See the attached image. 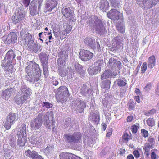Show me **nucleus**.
Instances as JSON below:
<instances>
[{
  "label": "nucleus",
  "mask_w": 159,
  "mask_h": 159,
  "mask_svg": "<svg viewBox=\"0 0 159 159\" xmlns=\"http://www.w3.org/2000/svg\"><path fill=\"white\" fill-rule=\"evenodd\" d=\"M64 139L65 141L70 143H77L82 138L81 134L79 132H75L73 134L68 133L65 134Z\"/></svg>",
  "instance_id": "obj_1"
},
{
  "label": "nucleus",
  "mask_w": 159,
  "mask_h": 159,
  "mask_svg": "<svg viewBox=\"0 0 159 159\" xmlns=\"http://www.w3.org/2000/svg\"><path fill=\"white\" fill-rule=\"evenodd\" d=\"M27 66L25 69V71L28 77L32 76L34 75V71L36 72L40 69L39 66L35 62L30 61L27 63Z\"/></svg>",
  "instance_id": "obj_2"
},
{
  "label": "nucleus",
  "mask_w": 159,
  "mask_h": 159,
  "mask_svg": "<svg viewBox=\"0 0 159 159\" xmlns=\"http://www.w3.org/2000/svg\"><path fill=\"white\" fill-rule=\"evenodd\" d=\"M43 122L42 114H39L30 123L31 127L35 130L39 129L42 126Z\"/></svg>",
  "instance_id": "obj_3"
},
{
  "label": "nucleus",
  "mask_w": 159,
  "mask_h": 159,
  "mask_svg": "<svg viewBox=\"0 0 159 159\" xmlns=\"http://www.w3.org/2000/svg\"><path fill=\"white\" fill-rule=\"evenodd\" d=\"M12 61H10L5 58L2 61L1 66L4 68L5 71L12 73L13 70L14 66L12 64Z\"/></svg>",
  "instance_id": "obj_4"
},
{
  "label": "nucleus",
  "mask_w": 159,
  "mask_h": 159,
  "mask_svg": "<svg viewBox=\"0 0 159 159\" xmlns=\"http://www.w3.org/2000/svg\"><path fill=\"white\" fill-rule=\"evenodd\" d=\"M26 127H22L20 129V133L18 134V139L17 141V144L19 146H24L25 144L26 143L27 139L24 136L23 133H25Z\"/></svg>",
  "instance_id": "obj_5"
},
{
  "label": "nucleus",
  "mask_w": 159,
  "mask_h": 159,
  "mask_svg": "<svg viewBox=\"0 0 159 159\" xmlns=\"http://www.w3.org/2000/svg\"><path fill=\"white\" fill-rule=\"evenodd\" d=\"M20 34L22 40L26 44L28 45V43H30V41H33L31 39L32 38V35L28 33H26V29H23L20 32Z\"/></svg>",
  "instance_id": "obj_6"
},
{
  "label": "nucleus",
  "mask_w": 159,
  "mask_h": 159,
  "mask_svg": "<svg viewBox=\"0 0 159 159\" xmlns=\"http://www.w3.org/2000/svg\"><path fill=\"white\" fill-rule=\"evenodd\" d=\"M80 58L83 61H86L91 58L93 57V54L87 50H83L80 53Z\"/></svg>",
  "instance_id": "obj_7"
},
{
  "label": "nucleus",
  "mask_w": 159,
  "mask_h": 159,
  "mask_svg": "<svg viewBox=\"0 0 159 159\" xmlns=\"http://www.w3.org/2000/svg\"><path fill=\"white\" fill-rule=\"evenodd\" d=\"M94 25L93 26L96 29V30L99 33H101L104 29V26L102 21L99 19L97 16H95L94 17Z\"/></svg>",
  "instance_id": "obj_8"
},
{
  "label": "nucleus",
  "mask_w": 159,
  "mask_h": 159,
  "mask_svg": "<svg viewBox=\"0 0 159 159\" xmlns=\"http://www.w3.org/2000/svg\"><path fill=\"white\" fill-rule=\"evenodd\" d=\"M120 13L115 9H112L107 13L108 18L113 20H118L120 19Z\"/></svg>",
  "instance_id": "obj_9"
},
{
  "label": "nucleus",
  "mask_w": 159,
  "mask_h": 159,
  "mask_svg": "<svg viewBox=\"0 0 159 159\" xmlns=\"http://www.w3.org/2000/svg\"><path fill=\"white\" fill-rule=\"evenodd\" d=\"M17 38V34L14 32H11L7 37L5 43L7 44L14 43L16 41Z\"/></svg>",
  "instance_id": "obj_10"
},
{
  "label": "nucleus",
  "mask_w": 159,
  "mask_h": 159,
  "mask_svg": "<svg viewBox=\"0 0 159 159\" xmlns=\"http://www.w3.org/2000/svg\"><path fill=\"white\" fill-rule=\"evenodd\" d=\"M25 154L27 157H28L32 159H43L42 156L38 154L37 152L34 151H31L28 149L25 152Z\"/></svg>",
  "instance_id": "obj_11"
},
{
  "label": "nucleus",
  "mask_w": 159,
  "mask_h": 159,
  "mask_svg": "<svg viewBox=\"0 0 159 159\" xmlns=\"http://www.w3.org/2000/svg\"><path fill=\"white\" fill-rule=\"evenodd\" d=\"M41 70L40 69L36 72H35V74L33 75L32 76L28 77L27 80L30 82L34 83L39 81L41 75Z\"/></svg>",
  "instance_id": "obj_12"
},
{
  "label": "nucleus",
  "mask_w": 159,
  "mask_h": 159,
  "mask_svg": "<svg viewBox=\"0 0 159 159\" xmlns=\"http://www.w3.org/2000/svg\"><path fill=\"white\" fill-rule=\"evenodd\" d=\"M60 159H82L71 153L63 152L60 155Z\"/></svg>",
  "instance_id": "obj_13"
},
{
  "label": "nucleus",
  "mask_w": 159,
  "mask_h": 159,
  "mask_svg": "<svg viewBox=\"0 0 159 159\" xmlns=\"http://www.w3.org/2000/svg\"><path fill=\"white\" fill-rule=\"evenodd\" d=\"M66 52L65 51H61L58 53V56L60 57L57 60V63L58 66H66L65 65V62L62 59V58H66L68 56V53L66 55H65L66 54Z\"/></svg>",
  "instance_id": "obj_14"
},
{
  "label": "nucleus",
  "mask_w": 159,
  "mask_h": 159,
  "mask_svg": "<svg viewBox=\"0 0 159 159\" xmlns=\"http://www.w3.org/2000/svg\"><path fill=\"white\" fill-rule=\"evenodd\" d=\"M117 75L116 73H114L109 70H105L101 76V79L103 80L106 79L111 78L115 77Z\"/></svg>",
  "instance_id": "obj_15"
},
{
  "label": "nucleus",
  "mask_w": 159,
  "mask_h": 159,
  "mask_svg": "<svg viewBox=\"0 0 159 159\" xmlns=\"http://www.w3.org/2000/svg\"><path fill=\"white\" fill-rule=\"evenodd\" d=\"M62 15L67 18H71L73 17L72 10L69 7H63L61 10Z\"/></svg>",
  "instance_id": "obj_16"
},
{
  "label": "nucleus",
  "mask_w": 159,
  "mask_h": 159,
  "mask_svg": "<svg viewBox=\"0 0 159 159\" xmlns=\"http://www.w3.org/2000/svg\"><path fill=\"white\" fill-rule=\"evenodd\" d=\"M57 90L58 92H61L62 93L63 99L64 98L65 99L67 98V97L69 96L70 94L68 88L65 86H60L57 89Z\"/></svg>",
  "instance_id": "obj_17"
},
{
  "label": "nucleus",
  "mask_w": 159,
  "mask_h": 159,
  "mask_svg": "<svg viewBox=\"0 0 159 159\" xmlns=\"http://www.w3.org/2000/svg\"><path fill=\"white\" fill-rule=\"evenodd\" d=\"M57 2L55 0H47L46 2L45 7L46 9L49 8L48 11H51L57 5Z\"/></svg>",
  "instance_id": "obj_18"
},
{
  "label": "nucleus",
  "mask_w": 159,
  "mask_h": 159,
  "mask_svg": "<svg viewBox=\"0 0 159 159\" xmlns=\"http://www.w3.org/2000/svg\"><path fill=\"white\" fill-rule=\"evenodd\" d=\"M101 68L96 66L94 64L92 65L88 69V73L90 75H94L99 72Z\"/></svg>",
  "instance_id": "obj_19"
},
{
  "label": "nucleus",
  "mask_w": 159,
  "mask_h": 159,
  "mask_svg": "<svg viewBox=\"0 0 159 159\" xmlns=\"http://www.w3.org/2000/svg\"><path fill=\"white\" fill-rule=\"evenodd\" d=\"M110 7L108 2L107 0H101L100 2L99 8L102 11H106Z\"/></svg>",
  "instance_id": "obj_20"
},
{
  "label": "nucleus",
  "mask_w": 159,
  "mask_h": 159,
  "mask_svg": "<svg viewBox=\"0 0 159 159\" xmlns=\"http://www.w3.org/2000/svg\"><path fill=\"white\" fill-rule=\"evenodd\" d=\"M21 93V99H26L30 98L29 90L26 88L22 89L20 91V93Z\"/></svg>",
  "instance_id": "obj_21"
},
{
  "label": "nucleus",
  "mask_w": 159,
  "mask_h": 159,
  "mask_svg": "<svg viewBox=\"0 0 159 159\" xmlns=\"http://www.w3.org/2000/svg\"><path fill=\"white\" fill-rule=\"evenodd\" d=\"M12 88L6 89L2 93L1 96L3 99H9L12 93Z\"/></svg>",
  "instance_id": "obj_22"
},
{
  "label": "nucleus",
  "mask_w": 159,
  "mask_h": 159,
  "mask_svg": "<svg viewBox=\"0 0 159 159\" xmlns=\"http://www.w3.org/2000/svg\"><path fill=\"white\" fill-rule=\"evenodd\" d=\"M54 35L57 39H60L62 40L65 38L67 36V34L65 31L63 30L61 31L55 32H54Z\"/></svg>",
  "instance_id": "obj_23"
},
{
  "label": "nucleus",
  "mask_w": 159,
  "mask_h": 159,
  "mask_svg": "<svg viewBox=\"0 0 159 159\" xmlns=\"http://www.w3.org/2000/svg\"><path fill=\"white\" fill-rule=\"evenodd\" d=\"M27 47L28 50L32 52L36 53L38 51L37 45L34 43V41H31L30 43H28Z\"/></svg>",
  "instance_id": "obj_24"
},
{
  "label": "nucleus",
  "mask_w": 159,
  "mask_h": 159,
  "mask_svg": "<svg viewBox=\"0 0 159 159\" xmlns=\"http://www.w3.org/2000/svg\"><path fill=\"white\" fill-rule=\"evenodd\" d=\"M149 68H152L155 65L156 59L155 56L152 55L150 56L148 60Z\"/></svg>",
  "instance_id": "obj_25"
},
{
  "label": "nucleus",
  "mask_w": 159,
  "mask_h": 159,
  "mask_svg": "<svg viewBox=\"0 0 159 159\" xmlns=\"http://www.w3.org/2000/svg\"><path fill=\"white\" fill-rule=\"evenodd\" d=\"M12 124H14L17 120L16 115L15 113L10 112L7 118Z\"/></svg>",
  "instance_id": "obj_26"
},
{
  "label": "nucleus",
  "mask_w": 159,
  "mask_h": 159,
  "mask_svg": "<svg viewBox=\"0 0 159 159\" xmlns=\"http://www.w3.org/2000/svg\"><path fill=\"white\" fill-rule=\"evenodd\" d=\"M84 42L86 44L88 45L92 48H95V40H93L91 38H85Z\"/></svg>",
  "instance_id": "obj_27"
},
{
  "label": "nucleus",
  "mask_w": 159,
  "mask_h": 159,
  "mask_svg": "<svg viewBox=\"0 0 159 159\" xmlns=\"http://www.w3.org/2000/svg\"><path fill=\"white\" fill-rule=\"evenodd\" d=\"M15 57V55L14 52L12 50H9L7 53L6 56L5 58H6L7 59L10 61H12V60Z\"/></svg>",
  "instance_id": "obj_28"
},
{
  "label": "nucleus",
  "mask_w": 159,
  "mask_h": 159,
  "mask_svg": "<svg viewBox=\"0 0 159 159\" xmlns=\"http://www.w3.org/2000/svg\"><path fill=\"white\" fill-rule=\"evenodd\" d=\"M66 66H58V73L61 77H64L66 75Z\"/></svg>",
  "instance_id": "obj_29"
},
{
  "label": "nucleus",
  "mask_w": 159,
  "mask_h": 159,
  "mask_svg": "<svg viewBox=\"0 0 159 159\" xmlns=\"http://www.w3.org/2000/svg\"><path fill=\"white\" fill-rule=\"evenodd\" d=\"M130 136L127 133H124L121 138L120 139L119 142L120 143H127L130 139Z\"/></svg>",
  "instance_id": "obj_30"
},
{
  "label": "nucleus",
  "mask_w": 159,
  "mask_h": 159,
  "mask_svg": "<svg viewBox=\"0 0 159 159\" xmlns=\"http://www.w3.org/2000/svg\"><path fill=\"white\" fill-rule=\"evenodd\" d=\"M153 147L150 146L148 144L145 143L144 144L143 149L144 150V153L147 156H149L150 154L151 149H152Z\"/></svg>",
  "instance_id": "obj_31"
},
{
  "label": "nucleus",
  "mask_w": 159,
  "mask_h": 159,
  "mask_svg": "<svg viewBox=\"0 0 159 159\" xmlns=\"http://www.w3.org/2000/svg\"><path fill=\"white\" fill-rule=\"evenodd\" d=\"M39 57L41 61V62L43 65L47 62L48 60V58L47 54L45 53H42L39 54Z\"/></svg>",
  "instance_id": "obj_32"
},
{
  "label": "nucleus",
  "mask_w": 159,
  "mask_h": 159,
  "mask_svg": "<svg viewBox=\"0 0 159 159\" xmlns=\"http://www.w3.org/2000/svg\"><path fill=\"white\" fill-rule=\"evenodd\" d=\"M51 117H53V113L52 111H48L46 112V114L44 115V120H45L46 124L47 125L50 123V119L49 118V116Z\"/></svg>",
  "instance_id": "obj_33"
},
{
  "label": "nucleus",
  "mask_w": 159,
  "mask_h": 159,
  "mask_svg": "<svg viewBox=\"0 0 159 159\" xmlns=\"http://www.w3.org/2000/svg\"><path fill=\"white\" fill-rule=\"evenodd\" d=\"M116 59L113 58H110L109 60L108 66L111 68L115 67L116 66Z\"/></svg>",
  "instance_id": "obj_34"
},
{
  "label": "nucleus",
  "mask_w": 159,
  "mask_h": 159,
  "mask_svg": "<svg viewBox=\"0 0 159 159\" xmlns=\"http://www.w3.org/2000/svg\"><path fill=\"white\" fill-rule=\"evenodd\" d=\"M63 28L64 30H63L66 32V34H69L71 31V25H69L67 23H65L63 24Z\"/></svg>",
  "instance_id": "obj_35"
},
{
  "label": "nucleus",
  "mask_w": 159,
  "mask_h": 159,
  "mask_svg": "<svg viewBox=\"0 0 159 159\" xmlns=\"http://www.w3.org/2000/svg\"><path fill=\"white\" fill-rule=\"evenodd\" d=\"M80 104L78 105V108H79V111L81 113L83 111V110L86 107V105L82 100H80Z\"/></svg>",
  "instance_id": "obj_36"
},
{
  "label": "nucleus",
  "mask_w": 159,
  "mask_h": 159,
  "mask_svg": "<svg viewBox=\"0 0 159 159\" xmlns=\"http://www.w3.org/2000/svg\"><path fill=\"white\" fill-rule=\"evenodd\" d=\"M146 143H147L150 145V146L154 147L155 144V140L154 138L151 136L149 137L148 139L147 142Z\"/></svg>",
  "instance_id": "obj_37"
},
{
  "label": "nucleus",
  "mask_w": 159,
  "mask_h": 159,
  "mask_svg": "<svg viewBox=\"0 0 159 159\" xmlns=\"http://www.w3.org/2000/svg\"><path fill=\"white\" fill-rule=\"evenodd\" d=\"M116 81L119 86H125L127 84L126 80L124 81L121 79H118Z\"/></svg>",
  "instance_id": "obj_38"
},
{
  "label": "nucleus",
  "mask_w": 159,
  "mask_h": 159,
  "mask_svg": "<svg viewBox=\"0 0 159 159\" xmlns=\"http://www.w3.org/2000/svg\"><path fill=\"white\" fill-rule=\"evenodd\" d=\"M147 124L149 126L152 127L155 125V121L152 118H148L147 121Z\"/></svg>",
  "instance_id": "obj_39"
},
{
  "label": "nucleus",
  "mask_w": 159,
  "mask_h": 159,
  "mask_svg": "<svg viewBox=\"0 0 159 159\" xmlns=\"http://www.w3.org/2000/svg\"><path fill=\"white\" fill-rule=\"evenodd\" d=\"M13 124L12 123L11 121L7 118L4 126L6 129L8 130L10 129L11 125Z\"/></svg>",
  "instance_id": "obj_40"
},
{
  "label": "nucleus",
  "mask_w": 159,
  "mask_h": 159,
  "mask_svg": "<svg viewBox=\"0 0 159 159\" xmlns=\"http://www.w3.org/2000/svg\"><path fill=\"white\" fill-rule=\"evenodd\" d=\"M156 111L154 109H152L150 110L144 112V115L146 116H149L154 115Z\"/></svg>",
  "instance_id": "obj_41"
},
{
  "label": "nucleus",
  "mask_w": 159,
  "mask_h": 159,
  "mask_svg": "<svg viewBox=\"0 0 159 159\" xmlns=\"http://www.w3.org/2000/svg\"><path fill=\"white\" fill-rule=\"evenodd\" d=\"M158 2V0H157V1L156 0H150L149 2V4H148L149 6H148V8H152L154 6L156 5Z\"/></svg>",
  "instance_id": "obj_42"
},
{
  "label": "nucleus",
  "mask_w": 159,
  "mask_h": 159,
  "mask_svg": "<svg viewBox=\"0 0 159 159\" xmlns=\"http://www.w3.org/2000/svg\"><path fill=\"white\" fill-rule=\"evenodd\" d=\"M147 67V63L145 62H143L141 67V73L142 74H144L146 71Z\"/></svg>",
  "instance_id": "obj_43"
},
{
  "label": "nucleus",
  "mask_w": 159,
  "mask_h": 159,
  "mask_svg": "<svg viewBox=\"0 0 159 159\" xmlns=\"http://www.w3.org/2000/svg\"><path fill=\"white\" fill-rule=\"evenodd\" d=\"M117 29L120 33H123L125 32V29L120 24H117L116 26Z\"/></svg>",
  "instance_id": "obj_44"
},
{
  "label": "nucleus",
  "mask_w": 159,
  "mask_h": 159,
  "mask_svg": "<svg viewBox=\"0 0 159 159\" xmlns=\"http://www.w3.org/2000/svg\"><path fill=\"white\" fill-rule=\"evenodd\" d=\"M128 105L129 107V111L132 110H134L136 103L133 102V101L129 102L128 103Z\"/></svg>",
  "instance_id": "obj_45"
},
{
  "label": "nucleus",
  "mask_w": 159,
  "mask_h": 159,
  "mask_svg": "<svg viewBox=\"0 0 159 159\" xmlns=\"http://www.w3.org/2000/svg\"><path fill=\"white\" fill-rule=\"evenodd\" d=\"M43 74L45 77H47L48 75V67L46 66H43Z\"/></svg>",
  "instance_id": "obj_46"
},
{
  "label": "nucleus",
  "mask_w": 159,
  "mask_h": 159,
  "mask_svg": "<svg viewBox=\"0 0 159 159\" xmlns=\"http://www.w3.org/2000/svg\"><path fill=\"white\" fill-rule=\"evenodd\" d=\"M12 19L13 22L15 24L21 21L19 19V18L17 16H12Z\"/></svg>",
  "instance_id": "obj_47"
},
{
  "label": "nucleus",
  "mask_w": 159,
  "mask_h": 159,
  "mask_svg": "<svg viewBox=\"0 0 159 159\" xmlns=\"http://www.w3.org/2000/svg\"><path fill=\"white\" fill-rule=\"evenodd\" d=\"M103 63V61L102 59H100L99 60H98V61L95 63L94 64L96 66L98 67L101 68V66H102V64Z\"/></svg>",
  "instance_id": "obj_48"
},
{
  "label": "nucleus",
  "mask_w": 159,
  "mask_h": 159,
  "mask_svg": "<svg viewBox=\"0 0 159 159\" xmlns=\"http://www.w3.org/2000/svg\"><path fill=\"white\" fill-rule=\"evenodd\" d=\"M30 141L32 144H34L37 143L38 140L36 137L33 136H32L30 139Z\"/></svg>",
  "instance_id": "obj_49"
},
{
  "label": "nucleus",
  "mask_w": 159,
  "mask_h": 159,
  "mask_svg": "<svg viewBox=\"0 0 159 159\" xmlns=\"http://www.w3.org/2000/svg\"><path fill=\"white\" fill-rule=\"evenodd\" d=\"M121 47V44L118 43L112 47V48L113 49V50H119Z\"/></svg>",
  "instance_id": "obj_50"
},
{
  "label": "nucleus",
  "mask_w": 159,
  "mask_h": 159,
  "mask_svg": "<svg viewBox=\"0 0 159 159\" xmlns=\"http://www.w3.org/2000/svg\"><path fill=\"white\" fill-rule=\"evenodd\" d=\"M31 0H22V2L24 6L26 7H27L29 5Z\"/></svg>",
  "instance_id": "obj_51"
},
{
  "label": "nucleus",
  "mask_w": 159,
  "mask_h": 159,
  "mask_svg": "<svg viewBox=\"0 0 159 159\" xmlns=\"http://www.w3.org/2000/svg\"><path fill=\"white\" fill-rule=\"evenodd\" d=\"M141 132L142 134V136L144 138H146L148 137V132L146 130L142 129L141 130Z\"/></svg>",
  "instance_id": "obj_52"
},
{
  "label": "nucleus",
  "mask_w": 159,
  "mask_h": 159,
  "mask_svg": "<svg viewBox=\"0 0 159 159\" xmlns=\"http://www.w3.org/2000/svg\"><path fill=\"white\" fill-rule=\"evenodd\" d=\"M138 126L136 125H132L131 127V131L133 133H136L138 130Z\"/></svg>",
  "instance_id": "obj_53"
},
{
  "label": "nucleus",
  "mask_w": 159,
  "mask_h": 159,
  "mask_svg": "<svg viewBox=\"0 0 159 159\" xmlns=\"http://www.w3.org/2000/svg\"><path fill=\"white\" fill-rule=\"evenodd\" d=\"M133 154L136 158H139L140 156L139 152L138 150H135L133 151Z\"/></svg>",
  "instance_id": "obj_54"
},
{
  "label": "nucleus",
  "mask_w": 159,
  "mask_h": 159,
  "mask_svg": "<svg viewBox=\"0 0 159 159\" xmlns=\"http://www.w3.org/2000/svg\"><path fill=\"white\" fill-rule=\"evenodd\" d=\"M152 87L151 84L150 83H148L145 86L144 89L147 91H148L151 89Z\"/></svg>",
  "instance_id": "obj_55"
},
{
  "label": "nucleus",
  "mask_w": 159,
  "mask_h": 159,
  "mask_svg": "<svg viewBox=\"0 0 159 159\" xmlns=\"http://www.w3.org/2000/svg\"><path fill=\"white\" fill-rule=\"evenodd\" d=\"M30 11L32 15H34L36 14V7L34 6V9L31 8L30 9Z\"/></svg>",
  "instance_id": "obj_56"
},
{
  "label": "nucleus",
  "mask_w": 159,
  "mask_h": 159,
  "mask_svg": "<svg viewBox=\"0 0 159 159\" xmlns=\"http://www.w3.org/2000/svg\"><path fill=\"white\" fill-rule=\"evenodd\" d=\"M43 107H45L46 108H52V105L50 103L48 102H43Z\"/></svg>",
  "instance_id": "obj_57"
},
{
  "label": "nucleus",
  "mask_w": 159,
  "mask_h": 159,
  "mask_svg": "<svg viewBox=\"0 0 159 159\" xmlns=\"http://www.w3.org/2000/svg\"><path fill=\"white\" fill-rule=\"evenodd\" d=\"M125 150L123 148H120L118 150L117 153L121 155H123L125 153Z\"/></svg>",
  "instance_id": "obj_58"
},
{
  "label": "nucleus",
  "mask_w": 159,
  "mask_h": 159,
  "mask_svg": "<svg viewBox=\"0 0 159 159\" xmlns=\"http://www.w3.org/2000/svg\"><path fill=\"white\" fill-rule=\"evenodd\" d=\"M88 19L89 21L87 22V25H91V24H93V21H94V20H93V19L91 17H90Z\"/></svg>",
  "instance_id": "obj_59"
},
{
  "label": "nucleus",
  "mask_w": 159,
  "mask_h": 159,
  "mask_svg": "<svg viewBox=\"0 0 159 159\" xmlns=\"http://www.w3.org/2000/svg\"><path fill=\"white\" fill-rule=\"evenodd\" d=\"M112 129H109L107 133L106 134V136L107 137H109L112 134Z\"/></svg>",
  "instance_id": "obj_60"
},
{
  "label": "nucleus",
  "mask_w": 159,
  "mask_h": 159,
  "mask_svg": "<svg viewBox=\"0 0 159 159\" xmlns=\"http://www.w3.org/2000/svg\"><path fill=\"white\" fill-rule=\"evenodd\" d=\"M102 130L103 131H105L107 128V125L105 123H102L101 124Z\"/></svg>",
  "instance_id": "obj_61"
},
{
  "label": "nucleus",
  "mask_w": 159,
  "mask_h": 159,
  "mask_svg": "<svg viewBox=\"0 0 159 159\" xmlns=\"http://www.w3.org/2000/svg\"><path fill=\"white\" fill-rule=\"evenodd\" d=\"M19 18V19L20 20V21L24 20L25 18V16L23 14H19L18 15H17Z\"/></svg>",
  "instance_id": "obj_62"
},
{
  "label": "nucleus",
  "mask_w": 159,
  "mask_h": 159,
  "mask_svg": "<svg viewBox=\"0 0 159 159\" xmlns=\"http://www.w3.org/2000/svg\"><path fill=\"white\" fill-rule=\"evenodd\" d=\"M38 0V9L39 10L41 8V6L42 5V3L43 2V0Z\"/></svg>",
  "instance_id": "obj_63"
},
{
  "label": "nucleus",
  "mask_w": 159,
  "mask_h": 159,
  "mask_svg": "<svg viewBox=\"0 0 159 159\" xmlns=\"http://www.w3.org/2000/svg\"><path fill=\"white\" fill-rule=\"evenodd\" d=\"M133 116H128L127 118V121L128 122H131L133 120Z\"/></svg>",
  "instance_id": "obj_64"
}]
</instances>
